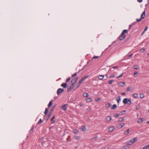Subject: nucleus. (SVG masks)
<instances>
[{
	"label": "nucleus",
	"mask_w": 149,
	"mask_h": 149,
	"mask_svg": "<svg viewBox=\"0 0 149 149\" xmlns=\"http://www.w3.org/2000/svg\"><path fill=\"white\" fill-rule=\"evenodd\" d=\"M133 24H134V23H133L131 25H129V29H130L132 25H133Z\"/></svg>",
	"instance_id": "603ef678"
},
{
	"label": "nucleus",
	"mask_w": 149,
	"mask_h": 149,
	"mask_svg": "<svg viewBox=\"0 0 149 149\" xmlns=\"http://www.w3.org/2000/svg\"><path fill=\"white\" fill-rule=\"evenodd\" d=\"M88 95V94L86 92H84L83 94V95L85 97H87Z\"/></svg>",
	"instance_id": "dca6fc26"
},
{
	"label": "nucleus",
	"mask_w": 149,
	"mask_h": 149,
	"mask_svg": "<svg viewBox=\"0 0 149 149\" xmlns=\"http://www.w3.org/2000/svg\"><path fill=\"white\" fill-rule=\"evenodd\" d=\"M147 123H149V121L147 122Z\"/></svg>",
	"instance_id": "774afa93"
},
{
	"label": "nucleus",
	"mask_w": 149,
	"mask_h": 149,
	"mask_svg": "<svg viewBox=\"0 0 149 149\" xmlns=\"http://www.w3.org/2000/svg\"><path fill=\"white\" fill-rule=\"evenodd\" d=\"M129 141L131 142V143H130H130L128 144V145H131L132 144H133V143H134L135 142V141H133V139H131Z\"/></svg>",
	"instance_id": "aec40b11"
},
{
	"label": "nucleus",
	"mask_w": 149,
	"mask_h": 149,
	"mask_svg": "<svg viewBox=\"0 0 149 149\" xmlns=\"http://www.w3.org/2000/svg\"><path fill=\"white\" fill-rule=\"evenodd\" d=\"M71 78L70 77H69L68 78H67L66 81V82H69Z\"/></svg>",
	"instance_id": "a19ab883"
},
{
	"label": "nucleus",
	"mask_w": 149,
	"mask_h": 149,
	"mask_svg": "<svg viewBox=\"0 0 149 149\" xmlns=\"http://www.w3.org/2000/svg\"><path fill=\"white\" fill-rule=\"evenodd\" d=\"M114 77V75L113 74H112V75H111L110 76L109 78H112V77Z\"/></svg>",
	"instance_id": "8fccbe9b"
},
{
	"label": "nucleus",
	"mask_w": 149,
	"mask_h": 149,
	"mask_svg": "<svg viewBox=\"0 0 149 149\" xmlns=\"http://www.w3.org/2000/svg\"><path fill=\"white\" fill-rule=\"evenodd\" d=\"M78 79V78L76 77L74 78L71 80V82L72 83V85H74V84L76 82Z\"/></svg>",
	"instance_id": "423d86ee"
},
{
	"label": "nucleus",
	"mask_w": 149,
	"mask_h": 149,
	"mask_svg": "<svg viewBox=\"0 0 149 149\" xmlns=\"http://www.w3.org/2000/svg\"><path fill=\"white\" fill-rule=\"evenodd\" d=\"M118 66H114V67H113V68H118Z\"/></svg>",
	"instance_id": "052dcab7"
},
{
	"label": "nucleus",
	"mask_w": 149,
	"mask_h": 149,
	"mask_svg": "<svg viewBox=\"0 0 149 149\" xmlns=\"http://www.w3.org/2000/svg\"><path fill=\"white\" fill-rule=\"evenodd\" d=\"M100 98H98L97 99H96L95 100V101L96 102H98L100 100Z\"/></svg>",
	"instance_id": "de8ad7c7"
},
{
	"label": "nucleus",
	"mask_w": 149,
	"mask_h": 149,
	"mask_svg": "<svg viewBox=\"0 0 149 149\" xmlns=\"http://www.w3.org/2000/svg\"><path fill=\"white\" fill-rule=\"evenodd\" d=\"M143 0H137L138 2H141Z\"/></svg>",
	"instance_id": "5fc2aeb1"
},
{
	"label": "nucleus",
	"mask_w": 149,
	"mask_h": 149,
	"mask_svg": "<svg viewBox=\"0 0 149 149\" xmlns=\"http://www.w3.org/2000/svg\"><path fill=\"white\" fill-rule=\"evenodd\" d=\"M33 127H32L31 130L29 131V133L30 134H31L33 132Z\"/></svg>",
	"instance_id": "473e14b6"
},
{
	"label": "nucleus",
	"mask_w": 149,
	"mask_h": 149,
	"mask_svg": "<svg viewBox=\"0 0 149 149\" xmlns=\"http://www.w3.org/2000/svg\"><path fill=\"white\" fill-rule=\"evenodd\" d=\"M73 132L74 134H78L79 132V131L77 129L74 130L73 131Z\"/></svg>",
	"instance_id": "f3484780"
},
{
	"label": "nucleus",
	"mask_w": 149,
	"mask_h": 149,
	"mask_svg": "<svg viewBox=\"0 0 149 149\" xmlns=\"http://www.w3.org/2000/svg\"><path fill=\"white\" fill-rule=\"evenodd\" d=\"M127 91H131V88L130 87H129L127 88Z\"/></svg>",
	"instance_id": "49530a36"
},
{
	"label": "nucleus",
	"mask_w": 149,
	"mask_h": 149,
	"mask_svg": "<svg viewBox=\"0 0 149 149\" xmlns=\"http://www.w3.org/2000/svg\"><path fill=\"white\" fill-rule=\"evenodd\" d=\"M114 116L115 117H118L119 115L118 114L115 113L114 114Z\"/></svg>",
	"instance_id": "ea45409f"
},
{
	"label": "nucleus",
	"mask_w": 149,
	"mask_h": 149,
	"mask_svg": "<svg viewBox=\"0 0 149 149\" xmlns=\"http://www.w3.org/2000/svg\"><path fill=\"white\" fill-rule=\"evenodd\" d=\"M140 105L139 104H138L136 107V110H138L140 108Z\"/></svg>",
	"instance_id": "e433bc0d"
},
{
	"label": "nucleus",
	"mask_w": 149,
	"mask_h": 149,
	"mask_svg": "<svg viewBox=\"0 0 149 149\" xmlns=\"http://www.w3.org/2000/svg\"><path fill=\"white\" fill-rule=\"evenodd\" d=\"M126 131L129 133V129H128Z\"/></svg>",
	"instance_id": "680f3d73"
},
{
	"label": "nucleus",
	"mask_w": 149,
	"mask_h": 149,
	"mask_svg": "<svg viewBox=\"0 0 149 149\" xmlns=\"http://www.w3.org/2000/svg\"><path fill=\"white\" fill-rule=\"evenodd\" d=\"M133 139V141H135V142L136 141H137V138L135 137Z\"/></svg>",
	"instance_id": "a18cd8bd"
},
{
	"label": "nucleus",
	"mask_w": 149,
	"mask_h": 149,
	"mask_svg": "<svg viewBox=\"0 0 149 149\" xmlns=\"http://www.w3.org/2000/svg\"><path fill=\"white\" fill-rule=\"evenodd\" d=\"M55 118V116H54L53 117V118L51 119V120L52 121V123H55V120H54V119Z\"/></svg>",
	"instance_id": "6ab92c4d"
},
{
	"label": "nucleus",
	"mask_w": 149,
	"mask_h": 149,
	"mask_svg": "<svg viewBox=\"0 0 149 149\" xmlns=\"http://www.w3.org/2000/svg\"><path fill=\"white\" fill-rule=\"evenodd\" d=\"M98 58V56H94L92 58V59L91 60V61H93V60L94 59H97Z\"/></svg>",
	"instance_id": "c756f323"
},
{
	"label": "nucleus",
	"mask_w": 149,
	"mask_h": 149,
	"mask_svg": "<svg viewBox=\"0 0 149 149\" xmlns=\"http://www.w3.org/2000/svg\"><path fill=\"white\" fill-rule=\"evenodd\" d=\"M117 107V105L116 104H114L112 107V108H111V109H115Z\"/></svg>",
	"instance_id": "c85d7f7f"
},
{
	"label": "nucleus",
	"mask_w": 149,
	"mask_h": 149,
	"mask_svg": "<svg viewBox=\"0 0 149 149\" xmlns=\"http://www.w3.org/2000/svg\"><path fill=\"white\" fill-rule=\"evenodd\" d=\"M80 137L79 136H75L74 137V138L76 139L77 140H79L80 139Z\"/></svg>",
	"instance_id": "bb28decb"
},
{
	"label": "nucleus",
	"mask_w": 149,
	"mask_h": 149,
	"mask_svg": "<svg viewBox=\"0 0 149 149\" xmlns=\"http://www.w3.org/2000/svg\"><path fill=\"white\" fill-rule=\"evenodd\" d=\"M125 93H121V94L122 95H125Z\"/></svg>",
	"instance_id": "864d4df0"
},
{
	"label": "nucleus",
	"mask_w": 149,
	"mask_h": 149,
	"mask_svg": "<svg viewBox=\"0 0 149 149\" xmlns=\"http://www.w3.org/2000/svg\"><path fill=\"white\" fill-rule=\"evenodd\" d=\"M138 95L137 93H135L133 94V97H134L136 98L138 97Z\"/></svg>",
	"instance_id": "393cba45"
},
{
	"label": "nucleus",
	"mask_w": 149,
	"mask_h": 149,
	"mask_svg": "<svg viewBox=\"0 0 149 149\" xmlns=\"http://www.w3.org/2000/svg\"><path fill=\"white\" fill-rule=\"evenodd\" d=\"M42 120L41 119H40L39 121H38V124H39L41 123H42Z\"/></svg>",
	"instance_id": "c9c22d12"
},
{
	"label": "nucleus",
	"mask_w": 149,
	"mask_h": 149,
	"mask_svg": "<svg viewBox=\"0 0 149 149\" xmlns=\"http://www.w3.org/2000/svg\"><path fill=\"white\" fill-rule=\"evenodd\" d=\"M53 108H52L51 109L50 111L49 112V113L47 117H49V118H50V116H51L52 114L53 113Z\"/></svg>",
	"instance_id": "6e6552de"
},
{
	"label": "nucleus",
	"mask_w": 149,
	"mask_h": 149,
	"mask_svg": "<svg viewBox=\"0 0 149 149\" xmlns=\"http://www.w3.org/2000/svg\"><path fill=\"white\" fill-rule=\"evenodd\" d=\"M88 77V75H86V76H85L84 77H83L82 78V79H81V80L79 81V84L77 86V87H76V88H78L79 87V85L81 84L82 82H84V80L86 78H87Z\"/></svg>",
	"instance_id": "7ed1b4c3"
},
{
	"label": "nucleus",
	"mask_w": 149,
	"mask_h": 149,
	"mask_svg": "<svg viewBox=\"0 0 149 149\" xmlns=\"http://www.w3.org/2000/svg\"><path fill=\"white\" fill-rule=\"evenodd\" d=\"M123 102L125 104H127L130 105L131 104V99L130 98L128 99L127 98H125L123 99Z\"/></svg>",
	"instance_id": "f03ea898"
},
{
	"label": "nucleus",
	"mask_w": 149,
	"mask_h": 149,
	"mask_svg": "<svg viewBox=\"0 0 149 149\" xmlns=\"http://www.w3.org/2000/svg\"><path fill=\"white\" fill-rule=\"evenodd\" d=\"M128 31L127 30H123L121 34L119 36L118 38L120 40H123L125 37V33H127Z\"/></svg>",
	"instance_id": "f257e3e1"
},
{
	"label": "nucleus",
	"mask_w": 149,
	"mask_h": 149,
	"mask_svg": "<svg viewBox=\"0 0 149 149\" xmlns=\"http://www.w3.org/2000/svg\"><path fill=\"white\" fill-rule=\"evenodd\" d=\"M82 130L84 131H85L86 130V126H83L82 128Z\"/></svg>",
	"instance_id": "58836bf2"
},
{
	"label": "nucleus",
	"mask_w": 149,
	"mask_h": 149,
	"mask_svg": "<svg viewBox=\"0 0 149 149\" xmlns=\"http://www.w3.org/2000/svg\"><path fill=\"white\" fill-rule=\"evenodd\" d=\"M130 148L129 147L127 146H123L122 149H129Z\"/></svg>",
	"instance_id": "412c9836"
},
{
	"label": "nucleus",
	"mask_w": 149,
	"mask_h": 149,
	"mask_svg": "<svg viewBox=\"0 0 149 149\" xmlns=\"http://www.w3.org/2000/svg\"><path fill=\"white\" fill-rule=\"evenodd\" d=\"M64 91V90L63 89L59 88L57 91V93L58 95H60L61 93L63 92Z\"/></svg>",
	"instance_id": "39448f33"
},
{
	"label": "nucleus",
	"mask_w": 149,
	"mask_h": 149,
	"mask_svg": "<svg viewBox=\"0 0 149 149\" xmlns=\"http://www.w3.org/2000/svg\"><path fill=\"white\" fill-rule=\"evenodd\" d=\"M77 75V73H74L73 75H72V77H74L76 76Z\"/></svg>",
	"instance_id": "c03bdc74"
},
{
	"label": "nucleus",
	"mask_w": 149,
	"mask_h": 149,
	"mask_svg": "<svg viewBox=\"0 0 149 149\" xmlns=\"http://www.w3.org/2000/svg\"><path fill=\"white\" fill-rule=\"evenodd\" d=\"M148 28V26H146V27L145 28V29H144V31H146L147 30V29Z\"/></svg>",
	"instance_id": "3c124183"
},
{
	"label": "nucleus",
	"mask_w": 149,
	"mask_h": 149,
	"mask_svg": "<svg viewBox=\"0 0 149 149\" xmlns=\"http://www.w3.org/2000/svg\"><path fill=\"white\" fill-rule=\"evenodd\" d=\"M74 86L73 85H72V84L69 87H68V89L67 90V91L68 92H69L71 91V90L73 89Z\"/></svg>",
	"instance_id": "0eeeda50"
},
{
	"label": "nucleus",
	"mask_w": 149,
	"mask_h": 149,
	"mask_svg": "<svg viewBox=\"0 0 149 149\" xmlns=\"http://www.w3.org/2000/svg\"><path fill=\"white\" fill-rule=\"evenodd\" d=\"M67 84L66 83H63L61 85V86L64 88H65L67 86Z\"/></svg>",
	"instance_id": "f8f14e48"
},
{
	"label": "nucleus",
	"mask_w": 149,
	"mask_h": 149,
	"mask_svg": "<svg viewBox=\"0 0 149 149\" xmlns=\"http://www.w3.org/2000/svg\"><path fill=\"white\" fill-rule=\"evenodd\" d=\"M145 31H143V32H142V33L141 34V36H142L143 34L145 33Z\"/></svg>",
	"instance_id": "13d9d810"
},
{
	"label": "nucleus",
	"mask_w": 149,
	"mask_h": 149,
	"mask_svg": "<svg viewBox=\"0 0 149 149\" xmlns=\"http://www.w3.org/2000/svg\"><path fill=\"white\" fill-rule=\"evenodd\" d=\"M67 104H65L62 106L61 107V108L63 110H66L67 109V107H66L67 105Z\"/></svg>",
	"instance_id": "9d476101"
},
{
	"label": "nucleus",
	"mask_w": 149,
	"mask_h": 149,
	"mask_svg": "<svg viewBox=\"0 0 149 149\" xmlns=\"http://www.w3.org/2000/svg\"><path fill=\"white\" fill-rule=\"evenodd\" d=\"M144 97V95L143 93L140 94V97L141 98H142Z\"/></svg>",
	"instance_id": "2f4dec72"
},
{
	"label": "nucleus",
	"mask_w": 149,
	"mask_h": 149,
	"mask_svg": "<svg viewBox=\"0 0 149 149\" xmlns=\"http://www.w3.org/2000/svg\"><path fill=\"white\" fill-rule=\"evenodd\" d=\"M113 81H114L113 80H110L109 81L108 84H111L113 82Z\"/></svg>",
	"instance_id": "4c0bfd02"
},
{
	"label": "nucleus",
	"mask_w": 149,
	"mask_h": 149,
	"mask_svg": "<svg viewBox=\"0 0 149 149\" xmlns=\"http://www.w3.org/2000/svg\"><path fill=\"white\" fill-rule=\"evenodd\" d=\"M111 104L109 103H107L106 104L105 107L107 108H108L110 107Z\"/></svg>",
	"instance_id": "a211bd4d"
},
{
	"label": "nucleus",
	"mask_w": 149,
	"mask_h": 149,
	"mask_svg": "<svg viewBox=\"0 0 149 149\" xmlns=\"http://www.w3.org/2000/svg\"><path fill=\"white\" fill-rule=\"evenodd\" d=\"M49 117H48V118H47V119H46V121H47L49 119Z\"/></svg>",
	"instance_id": "0e129e2a"
},
{
	"label": "nucleus",
	"mask_w": 149,
	"mask_h": 149,
	"mask_svg": "<svg viewBox=\"0 0 149 149\" xmlns=\"http://www.w3.org/2000/svg\"><path fill=\"white\" fill-rule=\"evenodd\" d=\"M131 142L129 141H127L126 143V144L127 145H128V144H129V143H131Z\"/></svg>",
	"instance_id": "09e8293b"
},
{
	"label": "nucleus",
	"mask_w": 149,
	"mask_h": 149,
	"mask_svg": "<svg viewBox=\"0 0 149 149\" xmlns=\"http://www.w3.org/2000/svg\"><path fill=\"white\" fill-rule=\"evenodd\" d=\"M145 120V119L143 118H140L137 121L138 123H142L143 121Z\"/></svg>",
	"instance_id": "1a4fd4ad"
},
{
	"label": "nucleus",
	"mask_w": 149,
	"mask_h": 149,
	"mask_svg": "<svg viewBox=\"0 0 149 149\" xmlns=\"http://www.w3.org/2000/svg\"><path fill=\"white\" fill-rule=\"evenodd\" d=\"M55 107V105H54L52 108H53V110H54V107Z\"/></svg>",
	"instance_id": "69168bd1"
},
{
	"label": "nucleus",
	"mask_w": 149,
	"mask_h": 149,
	"mask_svg": "<svg viewBox=\"0 0 149 149\" xmlns=\"http://www.w3.org/2000/svg\"><path fill=\"white\" fill-rule=\"evenodd\" d=\"M140 50L141 51V52H144V51H145V49L144 48H141L140 49Z\"/></svg>",
	"instance_id": "37998d69"
},
{
	"label": "nucleus",
	"mask_w": 149,
	"mask_h": 149,
	"mask_svg": "<svg viewBox=\"0 0 149 149\" xmlns=\"http://www.w3.org/2000/svg\"><path fill=\"white\" fill-rule=\"evenodd\" d=\"M48 111V109L47 108H46L45 110V111L44 113L45 115H46L47 114Z\"/></svg>",
	"instance_id": "cd10ccee"
},
{
	"label": "nucleus",
	"mask_w": 149,
	"mask_h": 149,
	"mask_svg": "<svg viewBox=\"0 0 149 149\" xmlns=\"http://www.w3.org/2000/svg\"><path fill=\"white\" fill-rule=\"evenodd\" d=\"M116 100L118 103H119V102L120 101V96H118L116 98Z\"/></svg>",
	"instance_id": "5701e85b"
},
{
	"label": "nucleus",
	"mask_w": 149,
	"mask_h": 149,
	"mask_svg": "<svg viewBox=\"0 0 149 149\" xmlns=\"http://www.w3.org/2000/svg\"><path fill=\"white\" fill-rule=\"evenodd\" d=\"M145 16V11H144V12L141 15V18L139 19H136L137 22H139L141 21V19H143L144 18Z\"/></svg>",
	"instance_id": "20e7f679"
},
{
	"label": "nucleus",
	"mask_w": 149,
	"mask_h": 149,
	"mask_svg": "<svg viewBox=\"0 0 149 149\" xmlns=\"http://www.w3.org/2000/svg\"><path fill=\"white\" fill-rule=\"evenodd\" d=\"M86 100L87 102H89L92 100V99L91 98H88L86 99Z\"/></svg>",
	"instance_id": "4be33fe9"
},
{
	"label": "nucleus",
	"mask_w": 149,
	"mask_h": 149,
	"mask_svg": "<svg viewBox=\"0 0 149 149\" xmlns=\"http://www.w3.org/2000/svg\"><path fill=\"white\" fill-rule=\"evenodd\" d=\"M106 120L107 121H109L111 120V118L110 116H107L106 118Z\"/></svg>",
	"instance_id": "9b49d317"
},
{
	"label": "nucleus",
	"mask_w": 149,
	"mask_h": 149,
	"mask_svg": "<svg viewBox=\"0 0 149 149\" xmlns=\"http://www.w3.org/2000/svg\"><path fill=\"white\" fill-rule=\"evenodd\" d=\"M147 93L149 94V89L147 91Z\"/></svg>",
	"instance_id": "e2e57ef3"
},
{
	"label": "nucleus",
	"mask_w": 149,
	"mask_h": 149,
	"mask_svg": "<svg viewBox=\"0 0 149 149\" xmlns=\"http://www.w3.org/2000/svg\"><path fill=\"white\" fill-rule=\"evenodd\" d=\"M134 69L137 70L139 68V67L138 65H135L134 66Z\"/></svg>",
	"instance_id": "72a5a7b5"
},
{
	"label": "nucleus",
	"mask_w": 149,
	"mask_h": 149,
	"mask_svg": "<svg viewBox=\"0 0 149 149\" xmlns=\"http://www.w3.org/2000/svg\"><path fill=\"white\" fill-rule=\"evenodd\" d=\"M132 55H133V54H131L129 56V57H131L132 56Z\"/></svg>",
	"instance_id": "bf43d9fd"
},
{
	"label": "nucleus",
	"mask_w": 149,
	"mask_h": 149,
	"mask_svg": "<svg viewBox=\"0 0 149 149\" xmlns=\"http://www.w3.org/2000/svg\"><path fill=\"white\" fill-rule=\"evenodd\" d=\"M114 129V128L113 127H110L109 128V132L113 131Z\"/></svg>",
	"instance_id": "4468645a"
},
{
	"label": "nucleus",
	"mask_w": 149,
	"mask_h": 149,
	"mask_svg": "<svg viewBox=\"0 0 149 149\" xmlns=\"http://www.w3.org/2000/svg\"><path fill=\"white\" fill-rule=\"evenodd\" d=\"M143 149H149V145L144 146Z\"/></svg>",
	"instance_id": "b1692460"
},
{
	"label": "nucleus",
	"mask_w": 149,
	"mask_h": 149,
	"mask_svg": "<svg viewBox=\"0 0 149 149\" xmlns=\"http://www.w3.org/2000/svg\"><path fill=\"white\" fill-rule=\"evenodd\" d=\"M79 105L80 106H82L83 105V104L82 103H80Z\"/></svg>",
	"instance_id": "6e6d98bb"
},
{
	"label": "nucleus",
	"mask_w": 149,
	"mask_h": 149,
	"mask_svg": "<svg viewBox=\"0 0 149 149\" xmlns=\"http://www.w3.org/2000/svg\"><path fill=\"white\" fill-rule=\"evenodd\" d=\"M121 77V75H120L119 76L116 77L118 79V78H120V77Z\"/></svg>",
	"instance_id": "4d7b16f0"
},
{
	"label": "nucleus",
	"mask_w": 149,
	"mask_h": 149,
	"mask_svg": "<svg viewBox=\"0 0 149 149\" xmlns=\"http://www.w3.org/2000/svg\"><path fill=\"white\" fill-rule=\"evenodd\" d=\"M104 76V75H100L98 76V78L100 80H102L103 79Z\"/></svg>",
	"instance_id": "2eb2a0df"
},
{
	"label": "nucleus",
	"mask_w": 149,
	"mask_h": 149,
	"mask_svg": "<svg viewBox=\"0 0 149 149\" xmlns=\"http://www.w3.org/2000/svg\"><path fill=\"white\" fill-rule=\"evenodd\" d=\"M124 125V123H122L120 124H119L118 126V127L119 128H121L123 127V126Z\"/></svg>",
	"instance_id": "ddd939ff"
},
{
	"label": "nucleus",
	"mask_w": 149,
	"mask_h": 149,
	"mask_svg": "<svg viewBox=\"0 0 149 149\" xmlns=\"http://www.w3.org/2000/svg\"><path fill=\"white\" fill-rule=\"evenodd\" d=\"M124 134L125 135H127L129 133H128V132H127L126 131H125L124 132Z\"/></svg>",
	"instance_id": "79ce46f5"
},
{
	"label": "nucleus",
	"mask_w": 149,
	"mask_h": 149,
	"mask_svg": "<svg viewBox=\"0 0 149 149\" xmlns=\"http://www.w3.org/2000/svg\"><path fill=\"white\" fill-rule=\"evenodd\" d=\"M52 101H50L49 102V104H48V107H51L52 106Z\"/></svg>",
	"instance_id": "a878e982"
},
{
	"label": "nucleus",
	"mask_w": 149,
	"mask_h": 149,
	"mask_svg": "<svg viewBox=\"0 0 149 149\" xmlns=\"http://www.w3.org/2000/svg\"><path fill=\"white\" fill-rule=\"evenodd\" d=\"M101 149H105V148H101Z\"/></svg>",
	"instance_id": "338daca9"
},
{
	"label": "nucleus",
	"mask_w": 149,
	"mask_h": 149,
	"mask_svg": "<svg viewBox=\"0 0 149 149\" xmlns=\"http://www.w3.org/2000/svg\"><path fill=\"white\" fill-rule=\"evenodd\" d=\"M124 117L120 118L119 119L118 121L120 122H122L124 120Z\"/></svg>",
	"instance_id": "7c9ffc66"
},
{
	"label": "nucleus",
	"mask_w": 149,
	"mask_h": 149,
	"mask_svg": "<svg viewBox=\"0 0 149 149\" xmlns=\"http://www.w3.org/2000/svg\"><path fill=\"white\" fill-rule=\"evenodd\" d=\"M138 72L136 71H135L134 73V75L135 77H137L138 76Z\"/></svg>",
	"instance_id": "f704fd0d"
}]
</instances>
